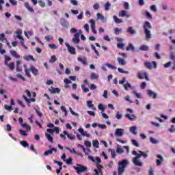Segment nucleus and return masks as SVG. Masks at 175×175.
<instances>
[{
    "label": "nucleus",
    "instance_id": "obj_18",
    "mask_svg": "<svg viewBox=\"0 0 175 175\" xmlns=\"http://www.w3.org/2000/svg\"><path fill=\"white\" fill-rule=\"evenodd\" d=\"M129 131L133 135H137V127L136 126L130 127Z\"/></svg>",
    "mask_w": 175,
    "mask_h": 175
},
{
    "label": "nucleus",
    "instance_id": "obj_20",
    "mask_svg": "<svg viewBox=\"0 0 175 175\" xmlns=\"http://www.w3.org/2000/svg\"><path fill=\"white\" fill-rule=\"evenodd\" d=\"M124 117H126V118H129L130 120V121H135V120H136V116L135 115H131L129 113H126Z\"/></svg>",
    "mask_w": 175,
    "mask_h": 175
},
{
    "label": "nucleus",
    "instance_id": "obj_62",
    "mask_svg": "<svg viewBox=\"0 0 175 175\" xmlns=\"http://www.w3.org/2000/svg\"><path fill=\"white\" fill-rule=\"evenodd\" d=\"M84 144L86 147H91V142L90 141H85Z\"/></svg>",
    "mask_w": 175,
    "mask_h": 175
},
{
    "label": "nucleus",
    "instance_id": "obj_2",
    "mask_svg": "<svg viewBox=\"0 0 175 175\" xmlns=\"http://www.w3.org/2000/svg\"><path fill=\"white\" fill-rule=\"evenodd\" d=\"M23 68H25V73L26 76L29 77V79H31V77H32V76L31 75V72L33 75V76H38V75H39V70H38V68H36L34 66H31L29 70L27 69V65L25 64L23 66Z\"/></svg>",
    "mask_w": 175,
    "mask_h": 175
},
{
    "label": "nucleus",
    "instance_id": "obj_8",
    "mask_svg": "<svg viewBox=\"0 0 175 175\" xmlns=\"http://www.w3.org/2000/svg\"><path fill=\"white\" fill-rule=\"evenodd\" d=\"M124 132H125L124 129H116L115 130V136H117L118 137H122V136H124Z\"/></svg>",
    "mask_w": 175,
    "mask_h": 175
},
{
    "label": "nucleus",
    "instance_id": "obj_24",
    "mask_svg": "<svg viewBox=\"0 0 175 175\" xmlns=\"http://www.w3.org/2000/svg\"><path fill=\"white\" fill-rule=\"evenodd\" d=\"M10 54L12 57H14V58H20V55L17 53V51H10Z\"/></svg>",
    "mask_w": 175,
    "mask_h": 175
},
{
    "label": "nucleus",
    "instance_id": "obj_29",
    "mask_svg": "<svg viewBox=\"0 0 175 175\" xmlns=\"http://www.w3.org/2000/svg\"><path fill=\"white\" fill-rule=\"evenodd\" d=\"M139 50H141V51H148L149 48L147 45H142L140 46Z\"/></svg>",
    "mask_w": 175,
    "mask_h": 175
},
{
    "label": "nucleus",
    "instance_id": "obj_19",
    "mask_svg": "<svg viewBox=\"0 0 175 175\" xmlns=\"http://www.w3.org/2000/svg\"><path fill=\"white\" fill-rule=\"evenodd\" d=\"M78 131L80 132L82 136H86V137H90V136H91L90 134L87 133V131H84V129L82 128H79Z\"/></svg>",
    "mask_w": 175,
    "mask_h": 175
},
{
    "label": "nucleus",
    "instance_id": "obj_47",
    "mask_svg": "<svg viewBox=\"0 0 175 175\" xmlns=\"http://www.w3.org/2000/svg\"><path fill=\"white\" fill-rule=\"evenodd\" d=\"M8 66V68L11 70H14V63H10V64L7 65Z\"/></svg>",
    "mask_w": 175,
    "mask_h": 175
},
{
    "label": "nucleus",
    "instance_id": "obj_32",
    "mask_svg": "<svg viewBox=\"0 0 175 175\" xmlns=\"http://www.w3.org/2000/svg\"><path fill=\"white\" fill-rule=\"evenodd\" d=\"M20 144H21V146H23L24 148L29 147V144L28 142H27V141H21Z\"/></svg>",
    "mask_w": 175,
    "mask_h": 175
},
{
    "label": "nucleus",
    "instance_id": "obj_48",
    "mask_svg": "<svg viewBox=\"0 0 175 175\" xmlns=\"http://www.w3.org/2000/svg\"><path fill=\"white\" fill-rule=\"evenodd\" d=\"M44 39L45 40H46V42H50V40H53V39L54 38H53L52 36H46L44 37Z\"/></svg>",
    "mask_w": 175,
    "mask_h": 175
},
{
    "label": "nucleus",
    "instance_id": "obj_43",
    "mask_svg": "<svg viewBox=\"0 0 175 175\" xmlns=\"http://www.w3.org/2000/svg\"><path fill=\"white\" fill-rule=\"evenodd\" d=\"M96 17L98 20H105V16H103V15L100 14V13H97Z\"/></svg>",
    "mask_w": 175,
    "mask_h": 175
},
{
    "label": "nucleus",
    "instance_id": "obj_36",
    "mask_svg": "<svg viewBox=\"0 0 175 175\" xmlns=\"http://www.w3.org/2000/svg\"><path fill=\"white\" fill-rule=\"evenodd\" d=\"M4 108L8 111H12V110H13V107L12 105H5Z\"/></svg>",
    "mask_w": 175,
    "mask_h": 175
},
{
    "label": "nucleus",
    "instance_id": "obj_26",
    "mask_svg": "<svg viewBox=\"0 0 175 175\" xmlns=\"http://www.w3.org/2000/svg\"><path fill=\"white\" fill-rule=\"evenodd\" d=\"M126 51H129L131 50V51H135V46H133V44H129V46L126 48Z\"/></svg>",
    "mask_w": 175,
    "mask_h": 175
},
{
    "label": "nucleus",
    "instance_id": "obj_5",
    "mask_svg": "<svg viewBox=\"0 0 175 175\" xmlns=\"http://www.w3.org/2000/svg\"><path fill=\"white\" fill-rule=\"evenodd\" d=\"M77 165L79 167L73 166V169L77 170V174H80L81 173H84V172H87V167L81 164H77Z\"/></svg>",
    "mask_w": 175,
    "mask_h": 175
},
{
    "label": "nucleus",
    "instance_id": "obj_6",
    "mask_svg": "<svg viewBox=\"0 0 175 175\" xmlns=\"http://www.w3.org/2000/svg\"><path fill=\"white\" fill-rule=\"evenodd\" d=\"M144 66L146 68H147V69H149L150 70L152 69V66H154V68H157V62H146L144 63Z\"/></svg>",
    "mask_w": 175,
    "mask_h": 175
},
{
    "label": "nucleus",
    "instance_id": "obj_7",
    "mask_svg": "<svg viewBox=\"0 0 175 175\" xmlns=\"http://www.w3.org/2000/svg\"><path fill=\"white\" fill-rule=\"evenodd\" d=\"M65 44L70 54H72V55H76V49L75 47L70 46V45L68 42H66Z\"/></svg>",
    "mask_w": 175,
    "mask_h": 175
},
{
    "label": "nucleus",
    "instance_id": "obj_51",
    "mask_svg": "<svg viewBox=\"0 0 175 175\" xmlns=\"http://www.w3.org/2000/svg\"><path fill=\"white\" fill-rule=\"evenodd\" d=\"M124 9H126V10H129V9H131V8L129 7V3L124 2Z\"/></svg>",
    "mask_w": 175,
    "mask_h": 175
},
{
    "label": "nucleus",
    "instance_id": "obj_25",
    "mask_svg": "<svg viewBox=\"0 0 175 175\" xmlns=\"http://www.w3.org/2000/svg\"><path fill=\"white\" fill-rule=\"evenodd\" d=\"M116 152H118V154H123L124 149H122V148L120 145H118L116 148Z\"/></svg>",
    "mask_w": 175,
    "mask_h": 175
},
{
    "label": "nucleus",
    "instance_id": "obj_4",
    "mask_svg": "<svg viewBox=\"0 0 175 175\" xmlns=\"http://www.w3.org/2000/svg\"><path fill=\"white\" fill-rule=\"evenodd\" d=\"M143 28L146 40L151 39V31H150V29H152V26H151V23H150V22L148 21H146L144 23Z\"/></svg>",
    "mask_w": 175,
    "mask_h": 175
},
{
    "label": "nucleus",
    "instance_id": "obj_42",
    "mask_svg": "<svg viewBox=\"0 0 175 175\" xmlns=\"http://www.w3.org/2000/svg\"><path fill=\"white\" fill-rule=\"evenodd\" d=\"M92 50H94L95 54L96 55H99V52L96 50V48L94 46V44H91Z\"/></svg>",
    "mask_w": 175,
    "mask_h": 175
},
{
    "label": "nucleus",
    "instance_id": "obj_55",
    "mask_svg": "<svg viewBox=\"0 0 175 175\" xmlns=\"http://www.w3.org/2000/svg\"><path fill=\"white\" fill-rule=\"evenodd\" d=\"M38 5L41 7V8H44V6H46V3H44L42 1H38Z\"/></svg>",
    "mask_w": 175,
    "mask_h": 175
},
{
    "label": "nucleus",
    "instance_id": "obj_59",
    "mask_svg": "<svg viewBox=\"0 0 175 175\" xmlns=\"http://www.w3.org/2000/svg\"><path fill=\"white\" fill-rule=\"evenodd\" d=\"M154 167H150V169L148 170V174L149 175H154V171L152 170Z\"/></svg>",
    "mask_w": 175,
    "mask_h": 175
},
{
    "label": "nucleus",
    "instance_id": "obj_52",
    "mask_svg": "<svg viewBox=\"0 0 175 175\" xmlns=\"http://www.w3.org/2000/svg\"><path fill=\"white\" fill-rule=\"evenodd\" d=\"M132 144L133 146H135V147H139V143H137V141L135 139H132Z\"/></svg>",
    "mask_w": 175,
    "mask_h": 175
},
{
    "label": "nucleus",
    "instance_id": "obj_10",
    "mask_svg": "<svg viewBox=\"0 0 175 175\" xmlns=\"http://www.w3.org/2000/svg\"><path fill=\"white\" fill-rule=\"evenodd\" d=\"M147 94L150 98H152V99H157V96H158V93L154 92L152 90H148Z\"/></svg>",
    "mask_w": 175,
    "mask_h": 175
},
{
    "label": "nucleus",
    "instance_id": "obj_30",
    "mask_svg": "<svg viewBox=\"0 0 175 175\" xmlns=\"http://www.w3.org/2000/svg\"><path fill=\"white\" fill-rule=\"evenodd\" d=\"M92 144L94 148H99V142L98 141V139H95L94 141H93Z\"/></svg>",
    "mask_w": 175,
    "mask_h": 175
},
{
    "label": "nucleus",
    "instance_id": "obj_38",
    "mask_svg": "<svg viewBox=\"0 0 175 175\" xmlns=\"http://www.w3.org/2000/svg\"><path fill=\"white\" fill-rule=\"evenodd\" d=\"M60 109L62 111H64V113H65V116L66 117V116H68V111H66V108L65 107V106H61Z\"/></svg>",
    "mask_w": 175,
    "mask_h": 175
},
{
    "label": "nucleus",
    "instance_id": "obj_57",
    "mask_svg": "<svg viewBox=\"0 0 175 175\" xmlns=\"http://www.w3.org/2000/svg\"><path fill=\"white\" fill-rule=\"evenodd\" d=\"M98 107V110H101L103 113V111H105V107H103V105L99 104Z\"/></svg>",
    "mask_w": 175,
    "mask_h": 175
},
{
    "label": "nucleus",
    "instance_id": "obj_12",
    "mask_svg": "<svg viewBox=\"0 0 175 175\" xmlns=\"http://www.w3.org/2000/svg\"><path fill=\"white\" fill-rule=\"evenodd\" d=\"M137 77L138 79H146V80H148V76L147 75V72H139L137 74Z\"/></svg>",
    "mask_w": 175,
    "mask_h": 175
},
{
    "label": "nucleus",
    "instance_id": "obj_11",
    "mask_svg": "<svg viewBox=\"0 0 175 175\" xmlns=\"http://www.w3.org/2000/svg\"><path fill=\"white\" fill-rule=\"evenodd\" d=\"M73 43L76 44L80 43V34L79 33H76L74 34V38H72Z\"/></svg>",
    "mask_w": 175,
    "mask_h": 175
},
{
    "label": "nucleus",
    "instance_id": "obj_14",
    "mask_svg": "<svg viewBox=\"0 0 175 175\" xmlns=\"http://www.w3.org/2000/svg\"><path fill=\"white\" fill-rule=\"evenodd\" d=\"M60 24L62 27H64V28H68L69 27V22H68V21L64 18L60 19Z\"/></svg>",
    "mask_w": 175,
    "mask_h": 175
},
{
    "label": "nucleus",
    "instance_id": "obj_37",
    "mask_svg": "<svg viewBox=\"0 0 175 175\" xmlns=\"http://www.w3.org/2000/svg\"><path fill=\"white\" fill-rule=\"evenodd\" d=\"M21 126L23 128H26L27 131H31V127L28 124H27V123L21 124Z\"/></svg>",
    "mask_w": 175,
    "mask_h": 175
},
{
    "label": "nucleus",
    "instance_id": "obj_56",
    "mask_svg": "<svg viewBox=\"0 0 175 175\" xmlns=\"http://www.w3.org/2000/svg\"><path fill=\"white\" fill-rule=\"evenodd\" d=\"M116 117L117 120H121L122 118V115L120 114L119 111H118Z\"/></svg>",
    "mask_w": 175,
    "mask_h": 175
},
{
    "label": "nucleus",
    "instance_id": "obj_44",
    "mask_svg": "<svg viewBox=\"0 0 175 175\" xmlns=\"http://www.w3.org/2000/svg\"><path fill=\"white\" fill-rule=\"evenodd\" d=\"M113 31L116 35H120V32H121V29L118 27L114 28Z\"/></svg>",
    "mask_w": 175,
    "mask_h": 175
},
{
    "label": "nucleus",
    "instance_id": "obj_54",
    "mask_svg": "<svg viewBox=\"0 0 175 175\" xmlns=\"http://www.w3.org/2000/svg\"><path fill=\"white\" fill-rule=\"evenodd\" d=\"M150 140L152 143V144H158V143H159L158 140H157V139H155L154 138H152V137H150Z\"/></svg>",
    "mask_w": 175,
    "mask_h": 175
},
{
    "label": "nucleus",
    "instance_id": "obj_31",
    "mask_svg": "<svg viewBox=\"0 0 175 175\" xmlns=\"http://www.w3.org/2000/svg\"><path fill=\"white\" fill-rule=\"evenodd\" d=\"M118 62L120 65H125L126 64V62L124 59H121V57L118 58Z\"/></svg>",
    "mask_w": 175,
    "mask_h": 175
},
{
    "label": "nucleus",
    "instance_id": "obj_3",
    "mask_svg": "<svg viewBox=\"0 0 175 175\" xmlns=\"http://www.w3.org/2000/svg\"><path fill=\"white\" fill-rule=\"evenodd\" d=\"M129 165V161L126 159L122 160L118 163V174L122 175L125 173V167Z\"/></svg>",
    "mask_w": 175,
    "mask_h": 175
},
{
    "label": "nucleus",
    "instance_id": "obj_15",
    "mask_svg": "<svg viewBox=\"0 0 175 175\" xmlns=\"http://www.w3.org/2000/svg\"><path fill=\"white\" fill-rule=\"evenodd\" d=\"M49 91L51 93V94H59V92H61V89L58 88H53L51 87V88L49 89Z\"/></svg>",
    "mask_w": 175,
    "mask_h": 175
},
{
    "label": "nucleus",
    "instance_id": "obj_49",
    "mask_svg": "<svg viewBox=\"0 0 175 175\" xmlns=\"http://www.w3.org/2000/svg\"><path fill=\"white\" fill-rule=\"evenodd\" d=\"M49 154H50L51 155L53 154V150L51 149V150H46V151H45L44 152V155L45 157H47V155H49Z\"/></svg>",
    "mask_w": 175,
    "mask_h": 175
},
{
    "label": "nucleus",
    "instance_id": "obj_17",
    "mask_svg": "<svg viewBox=\"0 0 175 175\" xmlns=\"http://www.w3.org/2000/svg\"><path fill=\"white\" fill-rule=\"evenodd\" d=\"M127 32L130 33V35H136V33H137L136 29H134L133 27H128Z\"/></svg>",
    "mask_w": 175,
    "mask_h": 175
},
{
    "label": "nucleus",
    "instance_id": "obj_1",
    "mask_svg": "<svg viewBox=\"0 0 175 175\" xmlns=\"http://www.w3.org/2000/svg\"><path fill=\"white\" fill-rule=\"evenodd\" d=\"M138 152H139V154L135 150L132 152V154L135 155V157L133 158L132 162L135 166L142 167L143 166V163L140 161V158H142V157H144V158H147V157H148V154L142 150H139Z\"/></svg>",
    "mask_w": 175,
    "mask_h": 175
},
{
    "label": "nucleus",
    "instance_id": "obj_53",
    "mask_svg": "<svg viewBox=\"0 0 175 175\" xmlns=\"http://www.w3.org/2000/svg\"><path fill=\"white\" fill-rule=\"evenodd\" d=\"M19 133H20V135H21L22 136H28V134H27V133L25 132V131L21 130V129L19 130Z\"/></svg>",
    "mask_w": 175,
    "mask_h": 175
},
{
    "label": "nucleus",
    "instance_id": "obj_34",
    "mask_svg": "<svg viewBox=\"0 0 175 175\" xmlns=\"http://www.w3.org/2000/svg\"><path fill=\"white\" fill-rule=\"evenodd\" d=\"M110 68V64L107 63L102 66L101 69L106 72L107 70V68Z\"/></svg>",
    "mask_w": 175,
    "mask_h": 175
},
{
    "label": "nucleus",
    "instance_id": "obj_27",
    "mask_svg": "<svg viewBox=\"0 0 175 175\" xmlns=\"http://www.w3.org/2000/svg\"><path fill=\"white\" fill-rule=\"evenodd\" d=\"M45 136L47 138V139L49 140V142H50V143H54V140L53 139V137L51 136V135H50L49 133H46Z\"/></svg>",
    "mask_w": 175,
    "mask_h": 175
},
{
    "label": "nucleus",
    "instance_id": "obj_13",
    "mask_svg": "<svg viewBox=\"0 0 175 175\" xmlns=\"http://www.w3.org/2000/svg\"><path fill=\"white\" fill-rule=\"evenodd\" d=\"M120 17H126V18H129L131 17V14H128V11L122 10L119 13Z\"/></svg>",
    "mask_w": 175,
    "mask_h": 175
},
{
    "label": "nucleus",
    "instance_id": "obj_39",
    "mask_svg": "<svg viewBox=\"0 0 175 175\" xmlns=\"http://www.w3.org/2000/svg\"><path fill=\"white\" fill-rule=\"evenodd\" d=\"M150 10H152V12H154L155 13H157V12H158V10H157V5H152L150 7Z\"/></svg>",
    "mask_w": 175,
    "mask_h": 175
},
{
    "label": "nucleus",
    "instance_id": "obj_60",
    "mask_svg": "<svg viewBox=\"0 0 175 175\" xmlns=\"http://www.w3.org/2000/svg\"><path fill=\"white\" fill-rule=\"evenodd\" d=\"M104 6L105 10H109V8H110V2L107 1Z\"/></svg>",
    "mask_w": 175,
    "mask_h": 175
},
{
    "label": "nucleus",
    "instance_id": "obj_46",
    "mask_svg": "<svg viewBox=\"0 0 175 175\" xmlns=\"http://www.w3.org/2000/svg\"><path fill=\"white\" fill-rule=\"evenodd\" d=\"M69 110H70L71 114H72V116H75V117H79V113L75 112L74 110L72 109V107H70Z\"/></svg>",
    "mask_w": 175,
    "mask_h": 175
},
{
    "label": "nucleus",
    "instance_id": "obj_35",
    "mask_svg": "<svg viewBox=\"0 0 175 175\" xmlns=\"http://www.w3.org/2000/svg\"><path fill=\"white\" fill-rule=\"evenodd\" d=\"M118 70L119 73H124L125 75H129V71H125L124 68H118Z\"/></svg>",
    "mask_w": 175,
    "mask_h": 175
},
{
    "label": "nucleus",
    "instance_id": "obj_21",
    "mask_svg": "<svg viewBox=\"0 0 175 175\" xmlns=\"http://www.w3.org/2000/svg\"><path fill=\"white\" fill-rule=\"evenodd\" d=\"M25 7L26 8V9H27V10H29V12H31V13H35V10H33V8L29 6V3H25Z\"/></svg>",
    "mask_w": 175,
    "mask_h": 175
},
{
    "label": "nucleus",
    "instance_id": "obj_22",
    "mask_svg": "<svg viewBox=\"0 0 175 175\" xmlns=\"http://www.w3.org/2000/svg\"><path fill=\"white\" fill-rule=\"evenodd\" d=\"M113 19L116 24H121V23H123L124 21L122 19L118 18L116 16H113Z\"/></svg>",
    "mask_w": 175,
    "mask_h": 175
},
{
    "label": "nucleus",
    "instance_id": "obj_9",
    "mask_svg": "<svg viewBox=\"0 0 175 175\" xmlns=\"http://www.w3.org/2000/svg\"><path fill=\"white\" fill-rule=\"evenodd\" d=\"M156 157L158 158L156 161L157 166H161V165H162V162H163V157L161 154H156Z\"/></svg>",
    "mask_w": 175,
    "mask_h": 175
},
{
    "label": "nucleus",
    "instance_id": "obj_50",
    "mask_svg": "<svg viewBox=\"0 0 175 175\" xmlns=\"http://www.w3.org/2000/svg\"><path fill=\"white\" fill-rule=\"evenodd\" d=\"M68 139H70V140H75L76 139V136L72 135V134H68L67 135Z\"/></svg>",
    "mask_w": 175,
    "mask_h": 175
},
{
    "label": "nucleus",
    "instance_id": "obj_63",
    "mask_svg": "<svg viewBox=\"0 0 175 175\" xmlns=\"http://www.w3.org/2000/svg\"><path fill=\"white\" fill-rule=\"evenodd\" d=\"M87 105L88 107H93L94 105L92 104V101L88 100L87 101Z\"/></svg>",
    "mask_w": 175,
    "mask_h": 175
},
{
    "label": "nucleus",
    "instance_id": "obj_40",
    "mask_svg": "<svg viewBox=\"0 0 175 175\" xmlns=\"http://www.w3.org/2000/svg\"><path fill=\"white\" fill-rule=\"evenodd\" d=\"M72 161L73 159H72V157H69L67 160H64V162H66L67 165H72Z\"/></svg>",
    "mask_w": 175,
    "mask_h": 175
},
{
    "label": "nucleus",
    "instance_id": "obj_23",
    "mask_svg": "<svg viewBox=\"0 0 175 175\" xmlns=\"http://www.w3.org/2000/svg\"><path fill=\"white\" fill-rule=\"evenodd\" d=\"M117 47L118 49H120L121 50H124V49H125V47H126V44L125 43H117Z\"/></svg>",
    "mask_w": 175,
    "mask_h": 175
},
{
    "label": "nucleus",
    "instance_id": "obj_16",
    "mask_svg": "<svg viewBox=\"0 0 175 175\" xmlns=\"http://www.w3.org/2000/svg\"><path fill=\"white\" fill-rule=\"evenodd\" d=\"M90 23L91 24V28L93 33L96 34V30L95 29V21L94 19H90Z\"/></svg>",
    "mask_w": 175,
    "mask_h": 175
},
{
    "label": "nucleus",
    "instance_id": "obj_41",
    "mask_svg": "<svg viewBox=\"0 0 175 175\" xmlns=\"http://www.w3.org/2000/svg\"><path fill=\"white\" fill-rule=\"evenodd\" d=\"M55 61H57V57H55V55H53L51 56L49 62H51V64H53L54 62H55Z\"/></svg>",
    "mask_w": 175,
    "mask_h": 175
},
{
    "label": "nucleus",
    "instance_id": "obj_58",
    "mask_svg": "<svg viewBox=\"0 0 175 175\" xmlns=\"http://www.w3.org/2000/svg\"><path fill=\"white\" fill-rule=\"evenodd\" d=\"M164 68H170L172 66V62H168L163 65Z\"/></svg>",
    "mask_w": 175,
    "mask_h": 175
},
{
    "label": "nucleus",
    "instance_id": "obj_45",
    "mask_svg": "<svg viewBox=\"0 0 175 175\" xmlns=\"http://www.w3.org/2000/svg\"><path fill=\"white\" fill-rule=\"evenodd\" d=\"M98 77H99V76H98V75H96L94 72L91 74L92 80H95V79H98Z\"/></svg>",
    "mask_w": 175,
    "mask_h": 175
},
{
    "label": "nucleus",
    "instance_id": "obj_33",
    "mask_svg": "<svg viewBox=\"0 0 175 175\" xmlns=\"http://www.w3.org/2000/svg\"><path fill=\"white\" fill-rule=\"evenodd\" d=\"M123 87L126 91H128V88H133L132 85H131V83H129V82H127L126 84H124Z\"/></svg>",
    "mask_w": 175,
    "mask_h": 175
},
{
    "label": "nucleus",
    "instance_id": "obj_28",
    "mask_svg": "<svg viewBox=\"0 0 175 175\" xmlns=\"http://www.w3.org/2000/svg\"><path fill=\"white\" fill-rule=\"evenodd\" d=\"M77 61H79V62H81L83 65H87V59L85 58L83 59L81 57H78Z\"/></svg>",
    "mask_w": 175,
    "mask_h": 175
},
{
    "label": "nucleus",
    "instance_id": "obj_61",
    "mask_svg": "<svg viewBox=\"0 0 175 175\" xmlns=\"http://www.w3.org/2000/svg\"><path fill=\"white\" fill-rule=\"evenodd\" d=\"M49 47L50 49H57V45H55L54 44H49Z\"/></svg>",
    "mask_w": 175,
    "mask_h": 175
},
{
    "label": "nucleus",
    "instance_id": "obj_64",
    "mask_svg": "<svg viewBox=\"0 0 175 175\" xmlns=\"http://www.w3.org/2000/svg\"><path fill=\"white\" fill-rule=\"evenodd\" d=\"M169 132H171V133L175 132L174 125H172V126H171V128L169 129Z\"/></svg>",
    "mask_w": 175,
    "mask_h": 175
}]
</instances>
